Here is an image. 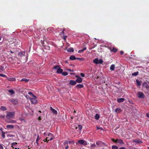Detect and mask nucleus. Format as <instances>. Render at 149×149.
<instances>
[{
    "label": "nucleus",
    "mask_w": 149,
    "mask_h": 149,
    "mask_svg": "<svg viewBox=\"0 0 149 149\" xmlns=\"http://www.w3.org/2000/svg\"><path fill=\"white\" fill-rule=\"evenodd\" d=\"M93 62L96 64H102L103 63V61L102 59H100L99 60L98 58H96L93 60Z\"/></svg>",
    "instance_id": "1"
},
{
    "label": "nucleus",
    "mask_w": 149,
    "mask_h": 149,
    "mask_svg": "<svg viewBox=\"0 0 149 149\" xmlns=\"http://www.w3.org/2000/svg\"><path fill=\"white\" fill-rule=\"evenodd\" d=\"M15 114V112H8L6 115V117L7 118H10L13 117Z\"/></svg>",
    "instance_id": "2"
},
{
    "label": "nucleus",
    "mask_w": 149,
    "mask_h": 149,
    "mask_svg": "<svg viewBox=\"0 0 149 149\" xmlns=\"http://www.w3.org/2000/svg\"><path fill=\"white\" fill-rule=\"evenodd\" d=\"M9 101L12 104L15 105H17L18 103V100L17 99H11L9 100Z\"/></svg>",
    "instance_id": "3"
},
{
    "label": "nucleus",
    "mask_w": 149,
    "mask_h": 149,
    "mask_svg": "<svg viewBox=\"0 0 149 149\" xmlns=\"http://www.w3.org/2000/svg\"><path fill=\"white\" fill-rule=\"evenodd\" d=\"M82 128V126L81 125H78L75 127V130L77 132H81Z\"/></svg>",
    "instance_id": "4"
},
{
    "label": "nucleus",
    "mask_w": 149,
    "mask_h": 149,
    "mask_svg": "<svg viewBox=\"0 0 149 149\" xmlns=\"http://www.w3.org/2000/svg\"><path fill=\"white\" fill-rule=\"evenodd\" d=\"M37 97L36 96V97H33V98H29V100L31 101L32 104H34L38 102V101L36 99Z\"/></svg>",
    "instance_id": "5"
},
{
    "label": "nucleus",
    "mask_w": 149,
    "mask_h": 149,
    "mask_svg": "<svg viewBox=\"0 0 149 149\" xmlns=\"http://www.w3.org/2000/svg\"><path fill=\"white\" fill-rule=\"evenodd\" d=\"M75 77L77 78L76 80V83H81L82 82V79L81 78L77 75H76Z\"/></svg>",
    "instance_id": "6"
},
{
    "label": "nucleus",
    "mask_w": 149,
    "mask_h": 149,
    "mask_svg": "<svg viewBox=\"0 0 149 149\" xmlns=\"http://www.w3.org/2000/svg\"><path fill=\"white\" fill-rule=\"evenodd\" d=\"M78 142L79 144L81 145H83L84 146H86L87 145V143L86 141L83 140H80L78 141Z\"/></svg>",
    "instance_id": "7"
},
{
    "label": "nucleus",
    "mask_w": 149,
    "mask_h": 149,
    "mask_svg": "<svg viewBox=\"0 0 149 149\" xmlns=\"http://www.w3.org/2000/svg\"><path fill=\"white\" fill-rule=\"evenodd\" d=\"M137 95L138 97L139 98H143L144 97V95L143 93L141 92H139L137 94Z\"/></svg>",
    "instance_id": "8"
},
{
    "label": "nucleus",
    "mask_w": 149,
    "mask_h": 149,
    "mask_svg": "<svg viewBox=\"0 0 149 149\" xmlns=\"http://www.w3.org/2000/svg\"><path fill=\"white\" fill-rule=\"evenodd\" d=\"M48 141H51L52 140L54 139V136L53 134L50 133H48Z\"/></svg>",
    "instance_id": "9"
},
{
    "label": "nucleus",
    "mask_w": 149,
    "mask_h": 149,
    "mask_svg": "<svg viewBox=\"0 0 149 149\" xmlns=\"http://www.w3.org/2000/svg\"><path fill=\"white\" fill-rule=\"evenodd\" d=\"M116 141H117L116 143H118L119 145L122 146L123 144H124V142L121 139H117Z\"/></svg>",
    "instance_id": "10"
},
{
    "label": "nucleus",
    "mask_w": 149,
    "mask_h": 149,
    "mask_svg": "<svg viewBox=\"0 0 149 149\" xmlns=\"http://www.w3.org/2000/svg\"><path fill=\"white\" fill-rule=\"evenodd\" d=\"M109 50L112 52L116 53L118 49L116 48L113 47H109Z\"/></svg>",
    "instance_id": "11"
},
{
    "label": "nucleus",
    "mask_w": 149,
    "mask_h": 149,
    "mask_svg": "<svg viewBox=\"0 0 149 149\" xmlns=\"http://www.w3.org/2000/svg\"><path fill=\"white\" fill-rule=\"evenodd\" d=\"M25 54V51L20 52L18 53V55L21 57H22L24 56Z\"/></svg>",
    "instance_id": "12"
},
{
    "label": "nucleus",
    "mask_w": 149,
    "mask_h": 149,
    "mask_svg": "<svg viewBox=\"0 0 149 149\" xmlns=\"http://www.w3.org/2000/svg\"><path fill=\"white\" fill-rule=\"evenodd\" d=\"M7 79L8 81H15L16 80L15 77H7Z\"/></svg>",
    "instance_id": "13"
},
{
    "label": "nucleus",
    "mask_w": 149,
    "mask_h": 149,
    "mask_svg": "<svg viewBox=\"0 0 149 149\" xmlns=\"http://www.w3.org/2000/svg\"><path fill=\"white\" fill-rule=\"evenodd\" d=\"M125 100V99L123 98H121L118 99L117 100V102L118 103H121L123 102Z\"/></svg>",
    "instance_id": "14"
},
{
    "label": "nucleus",
    "mask_w": 149,
    "mask_h": 149,
    "mask_svg": "<svg viewBox=\"0 0 149 149\" xmlns=\"http://www.w3.org/2000/svg\"><path fill=\"white\" fill-rule=\"evenodd\" d=\"M50 110L54 114H57V111L55 109L52 108L51 107H50Z\"/></svg>",
    "instance_id": "15"
},
{
    "label": "nucleus",
    "mask_w": 149,
    "mask_h": 149,
    "mask_svg": "<svg viewBox=\"0 0 149 149\" xmlns=\"http://www.w3.org/2000/svg\"><path fill=\"white\" fill-rule=\"evenodd\" d=\"M76 83V81L70 80L69 82V84L70 85L73 86L75 85Z\"/></svg>",
    "instance_id": "16"
},
{
    "label": "nucleus",
    "mask_w": 149,
    "mask_h": 149,
    "mask_svg": "<svg viewBox=\"0 0 149 149\" xmlns=\"http://www.w3.org/2000/svg\"><path fill=\"white\" fill-rule=\"evenodd\" d=\"M64 145L65 146V149H67L68 148V142L67 141H65L64 143Z\"/></svg>",
    "instance_id": "17"
},
{
    "label": "nucleus",
    "mask_w": 149,
    "mask_h": 149,
    "mask_svg": "<svg viewBox=\"0 0 149 149\" xmlns=\"http://www.w3.org/2000/svg\"><path fill=\"white\" fill-rule=\"evenodd\" d=\"M84 87V85L83 84H78L76 85L75 87L77 88H83Z\"/></svg>",
    "instance_id": "18"
},
{
    "label": "nucleus",
    "mask_w": 149,
    "mask_h": 149,
    "mask_svg": "<svg viewBox=\"0 0 149 149\" xmlns=\"http://www.w3.org/2000/svg\"><path fill=\"white\" fill-rule=\"evenodd\" d=\"M63 72V70L60 68V67L57 70V73L58 74H60V73H62Z\"/></svg>",
    "instance_id": "19"
},
{
    "label": "nucleus",
    "mask_w": 149,
    "mask_h": 149,
    "mask_svg": "<svg viewBox=\"0 0 149 149\" xmlns=\"http://www.w3.org/2000/svg\"><path fill=\"white\" fill-rule=\"evenodd\" d=\"M134 142L138 143H142V142L141 140L138 139L134 140Z\"/></svg>",
    "instance_id": "20"
},
{
    "label": "nucleus",
    "mask_w": 149,
    "mask_h": 149,
    "mask_svg": "<svg viewBox=\"0 0 149 149\" xmlns=\"http://www.w3.org/2000/svg\"><path fill=\"white\" fill-rule=\"evenodd\" d=\"M70 59L71 60H74L75 59H76V58L73 55H72L70 56Z\"/></svg>",
    "instance_id": "21"
},
{
    "label": "nucleus",
    "mask_w": 149,
    "mask_h": 149,
    "mask_svg": "<svg viewBox=\"0 0 149 149\" xmlns=\"http://www.w3.org/2000/svg\"><path fill=\"white\" fill-rule=\"evenodd\" d=\"M67 51L68 52H73L74 51V50L72 48H70L67 49Z\"/></svg>",
    "instance_id": "22"
},
{
    "label": "nucleus",
    "mask_w": 149,
    "mask_h": 149,
    "mask_svg": "<svg viewBox=\"0 0 149 149\" xmlns=\"http://www.w3.org/2000/svg\"><path fill=\"white\" fill-rule=\"evenodd\" d=\"M6 127L9 129H13L14 128V126L12 125H7Z\"/></svg>",
    "instance_id": "23"
},
{
    "label": "nucleus",
    "mask_w": 149,
    "mask_h": 149,
    "mask_svg": "<svg viewBox=\"0 0 149 149\" xmlns=\"http://www.w3.org/2000/svg\"><path fill=\"white\" fill-rule=\"evenodd\" d=\"M115 111L117 113H120L121 111V109L120 108H117L116 109Z\"/></svg>",
    "instance_id": "24"
},
{
    "label": "nucleus",
    "mask_w": 149,
    "mask_h": 149,
    "mask_svg": "<svg viewBox=\"0 0 149 149\" xmlns=\"http://www.w3.org/2000/svg\"><path fill=\"white\" fill-rule=\"evenodd\" d=\"M29 79H26V78H24L22 79L20 81H24L25 82H27L29 81Z\"/></svg>",
    "instance_id": "25"
},
{
    "label": "nucleus",
    "mask_w": 149,
    "mask_h": 149,
    "mask_svg": "<svg viewBox=\"0 0 149 149\" xmlns=\"http://www.w3.org/2000/svg\"><path fill=\"white\" fill-rule=\"evenodd\" d=\"M95 118L97 120H98L100 117V115L98 114H96L94 116Z\"/></svg>",
    "instance_id": "26"
},
{
    "label": "nucleus",
    "mask_w": 149,
    "mask_h": 149,
    "mask_svg": "<svg viewBox=\"0 0 149 149\" xmlns=\"http://www.w3.org/2000/svg\"><path fill=\"white\" fill-rule=\"evenodd\" d=\"M115 66L114 65H112L110 67V69L111 70H114L115 68Z\"/></svg>",
    "instance_id": "27"
},
{
    "label": "nucleus",
    "mask_w": 149,
    "mask_h": 149,
    "mask_svg": "<svg viewBox=\"0 0 149 149\" xmlns=\"http://www.w3.org/2000/svg\"><path fill=\"white\" fill-rule=\"evenodd\" d=\"M136 83L137 85L138 86H140L141 85V82L138 80L137 79L136 80Z\"/></svg>",
    "instance_id": "28"
},
{
    "label": "nucleus",
    "mask_w": 149,
    "mask_h": 149,
    "mask_svg": "<svg viewBox=\"0 0 149 149\" xmlns=\"http://www.w3.org/2000/svg\"><path fill=\"white\" fill-rule=\"evenodd\" d=\"M0 109L2 111H6L7 110L6 108L4 106H1L0 108Z\"/></svg>",
    "instance_id": "29"
},
{
    "label": "nucleus",
    "mask_w": 149,
    "mask_h": 149,
    "mask_svg": "<svg viewBox=\"0 0 149 149\" xmlns=\"http://www.w3.org/2000/svg\"><path fill=\"white\" fill-rule=\"evenodd\" d=\"M8 92L11 94H13L15 93V91L13 90H8Z\"/></svg>",
    "instance_id": "30"
},
{
    "label": "nucleus",
    "mask_w": 149,
    "mask_h": 149,
    "mask_svg": "<svg viewBox=\"0 0 149 149\" xmlns=\"http://www.w3.org/2000/svg\"><path fill=\"white\" fill-rule=\"evenodd\" d=\"M28 94L31 95L32 97H36V96L34 95L31 92H29L28 93Z\"/></svg>",
    "instance_id": "31"
},
{
    "label": "nucleus",
    "mask_w": 149,
    "mask_h": 149,
    "mask_svg": "<svg viewBox=\"0 0 149 149\" xmlns=\"http://www.w3.org/2000/svg\"><path fill=\"white\" fill-rule=\"evenodd\" d=\"M40 138L39 137V136L38 135L37 136V138L36 140V143L37 145H38V141L40 139Z\"/></svg>",
    "instance_id": "32"
},
{
    "label": "nucleus",
    "mask_w": 149,
    "mask_h": 149,
    "mask_svg": "<svg viewBox=\"0 0 149 149\" xmlns=\"http://www.w3.org/2000/svg\"><path fill=\"white\" fill-rule=\"evenodd\" d=\"M60 66L59 65H55L54 66L53 68V69H58L59 68H60Z\"/></svg>",
    "instance_id": "33"
},
{
    "label": "nucleus",
    "mask_w": 149,
    "mask_h": 149,
    "mask_svg": "<svg viewBox=\"0 0 149 149\" xmlns=\"http://www.w3.org/2000/svg\"><path fill=\"white\" fill-rule=\"evenodd\" d=\"M17 143L16 142L13 143H12V147L13 148H14V146H15L16 145Z\"/></svg>",
    "instance_id": "34"
},
{
    "label": "nucleus",
    "mask_w": 149,
    "mask_h": 149,
    "mask_svg": "<svg viewBox=\"0 0 149 149\" xmlns=\"http://www.w3.org/2000/svg\"><path fill=\"white\" fill-rule=\"evenodd\" d=\"M139 74V72H134L132 74V75L134 76H136Z\"/></svg>",
    "instance_id": "35"
},
{
    "label": "nucleus",
    "mask_w": 149,
    "mask_h": 149,
    "mask_svg": "<svg viewBox=\"0 0 149 149\" xmlns=\"http://www.w3.org/2000/svg\"><path fill=\"white\" fill-rule=\"evenodd\" d=\"M112 149H118V147L116 145H113L112 146Z\"/></svg>",
    "instance_id": "36"
},
{
    "label": "nucleus",
    "mask_w": 149,
    "mask_h": 149,
    "mask_svg": "<svg viewBox=\"0 0 149 149\" xmlns=\"http://www.w3.org/2000/svg\"><path fill=\"white\" fill-rule=\"evenodd\" d=\"M4 70V67L3 66H0V72L3 71Z\"/></svg>",
    "instance_id": "37"
},
{
    "label": "nucleus",
    "mask_w": 149,
    "mask_h": 149,
    "mask_svg": "<svg viewBox=\"0 0 149 149\" xmlns=\"http://www.w3.org/2000/svg\"><path fill=\"white\" fill-rule=\"evenodd\" d=\"M62 74L64 76H66L68 74V73L65 72H62Z\"/></svg>",
    "instance_id": "38"
},
{
    "label": "nucleus",
    "mask_w": 149,
    "mask_h": 149,
    "mask_svg": "<svg viewBox=\"0 0 149 149\" xmlns=\"http://www.w3.org/2000/svg\"><path fill=\"white\" fill-rule=\"evenodd\" d=\"M0 76L3 77H6L7 78V76L6 75L3 74H0Z\"/></svg>",
    "instance_id": "39"
},
{
    "label": "nucleus",
    "mask_w": 149,
    "mask_h": 149,
    "mask_svg": "<svg viewBox=\"0 0 149 149\" xmlns=\"http://www.w3.org/2000/svg\"><path fill=\"white\" fill-rule=\"evenodd\" d=\"M8 122L11 123H15L16 122L15 121L12 120H10L9 121H8Z\"/></svg>",
    "instance_id": "40"
},
{
    "label": "nucleus",
    "mask_w": 149,
    "mask_h": 149,
    "mask_svg": "<svg viewBox=\"0 0 149 149\" xmlns=\"http://www.w3.org/2000/svg\"><path fill=\"white\" fill-rule=\"evenodd\" d=\"M2 137L3 138H4V139L5 138V133L4 132H2Z\"/></svg>",
    "instance_id": "41"
},
{
    "label": "nucleus",
    "mask_w": 149,
    "mask_h": 149,
    "mask_svg": "<svg viewBox=\"0 0 149 149\" xmlns=\"http://www.w3.org/2000/svg\"><path fill=\"white\" fill-rule=\"evenodd\" d=\"M48 137H47L45 139H44L43 140V141L45 142L47 141V143L48 142V141H48Z\"/></svg>",
    "instance_id": "42"
},
{
    "label": "nucleus",
    "mask_w": 149,
    "mask_h": 149,
    "mask_svg": "<svg viewBox=\"0 0 149 149\" xmlns=\"http://www.w3.org/2000/svg\"><path fill=\"white\" fill-rule=\"evenodd\" d=\"M111 140L113 142H114L115 143H117V141H116V140H115V139H111Z\"/></svg>",
    "instance_id": "43"
},
{
    "label": "nucleus",
    "mask_w": 149,
    "mask_h": 149,
    "mask_svg": "<svg viewBox=\"0 0 149 149\" xmlns=\"http://www.w3.org/2000/svg\"><path fill=\"white\" fill-rule=\"evenodd\" d=\"M111 140L113 142H114L115 143H117V141H116V140H115V139H111Z\"/></svg>",
    "instance_id": "44"
},
{
    "label": "nucleus",
    "mask_w": 149,
    "mask_h": 149,
    "mask_svg": "<svg viewBox=\"0 0 149 149\" xmlns=\"http://www.w3.org/2000/svg\"><path fill=\"white\" fill-rule=\"evenodd\" d=\"M148 85L147 83L146 82H144L142 84L143 86H146V85Z\"/></svg>",
    "instance_id": "45"
},
{
    "label": "nucleus",
    "mask_w": 149,
    "mask_h": 149,
    "mask_svg": "<svg viewBox=\"0 0 149 149\" xmlns=\"http://www.w3.org/2000/svg\"><path fill=\"white\" fill-rule=\"evenodd\" d=\"M80 75L82 77H84L85 76V74L82 73H81Z\"/></svg>",
    "instance_id": "46"
},
{
    "label": "nucleus",
    "mask_w": 149,
    "mask_h": 149,
    "mask_svg": "<svg viewBox=\"0 0 149 149\" xmlns=\"http://www.w3.org/2000/svg\"><path fill=\"white\" fill-rule=\"evenodd\" d=\"M65 30V29H63V31L61 32V34H63V35H64V31Z\"/></svg>",
    "instance_id": "47"
},
{
    "label": "nucleus",
    "mask_w": 149,
    "mask_h": 149,
    "mask_svg": "<svg viewBox=\"0 0 149 149\" xmlns=\"http://www.w3.org/2000/svg\"><path fill=\"white\" fill-rule=\"evenodd\" d=\"M69 143H73L74 144V141L72 140L71 141H70L69 142Z\"/></svg>",
    "instance_id": "48"
},
{
    "label": "nucleus",
    "mask_w": 149,
    "mask_h": 149,
    "mask_svg": "<svg viewBox=\"0 0 149 149\" xmlns=\"http://www.w3.org/2000/svg\"><path fill=\"white\" fill-rule=\"evenodd\" d=\"M68 37L67 36H64V35L63 36V39L65 40H66V38H67Z\"/></svg>",
    "instance_id": "49"
},
{
    "label": "nucleus",
    "mask_w": 149,
    "mask_h": 149,
    "mask_svg": "<svg viewBox=\"0 0 149 149\" xmlns=\"http://www.w3.org/2000/svg\"><path fill=\"white\" fill-rule=\"evenodd\" d=\"M0 149H4L3 148L1 144H0Z\"/></svg>",
    "instance_id": "50"
},
{
    "label": "nucleus",
    "mask_w": 149,
    "mask_h": 149,
    "mask_svg": "<svg viewBox=\"0 0 149 149\" xmlns=\"http://www.w3.org/2000/svg\"><path fill=\"white\" fill-rule=\"evenodd\" d=\"M95 146V144H93L91 145V147H92Z\"/></svg>",
    "instance_id": "51"
},
{
    "label": "nucleus",
    "mask_w": 149,
    "mask_h": 149,
    "mask_svg": "<svg viewBox=\"0 0 149 149\" xmlns=\"http://www.w3.org/2000/svg\"><path fill=\"white\" fill-rule=\"evenodd\" d=\"M41 43L42 44V46H44V42L43 41H42V40H41Z\"/></svg>",
    "instance_id": "52"
},
{
    "label": "nucleus",
    "mask_w": 149,
    "mask_h": 149,
    "mask_svg": "<svg viewBox=\"0 0 149 149\" xmlns=\"http://www.w3.org/2000/svg\"><path fill=\"white\" fill-rule=\"evenodd\" d=\"M146 88L147 89H148L149 88V86L148 85V84L147 85H146V86H145Z\"/></svg>",
    "instance_id": "53"
},
{
    "label": "nucleus",
    "mask_w": 149,
    "mask_h": 149,
    "mask_svg": "<svg viewBox=\"0 0 149 149\" xmlns=\"http://www.w3.org/2000/svg\"><path fill=\"white\" fill-rule=\"evenodd\" d=\"M3 129L2 127H1L0 128V130L1 132V133H2V132H4L3 131Z\"/></svg>",
    "instance_id": "54"
},
{
    "label": "nucleus",
    "mask_w": 149,
    "mask_h": 149,
    "mask_svg": "<svg viewBox=\"0 0 149 149\" xmlns=\"http://www.w3.org/2000/svg\"><path fill=\"white\" fill-rule=\"evenodd\" d=\"M83 51H82V49L79 50L78 51V52L79 53H80L81 52H83Z\"/></svg>",
    "instance_id": "55"
},
{
    "label": "nucleus",
    "mask_w": 149,
    "mask_h": 149,
    "mask_svg": "<svg viewBox=\"0 0 149 149\" xmlns=\"http://www.w3.org/2000/svg\"><path fill=\"white\" fill-rule=\"evenodd\" d=\"M38 119L39 120H41V117L40 116H39L38 118Z\"/></svg>",
    "instance_id": "56"
},
{
    "label": "nucleus",
    "mask_w": 149,
    "mask_h": 149,
    "mask_svg": "<svg viewBox=\"0 0 149 149\" xmlns=\"http://www.w3.org/2000/svg\"><path fill=\"white\" fill-rule=\"evenodd\" d=\"M119 149H126L124 147H122L120 148Z\"/></svg>",
    "instance_id": "57"
},
{
    "label": "nucleus",
    "mask_w": 149,
    "mask_h": 149,
    "mask_svg": "<svg viewBox=\"0 0 149 149\" xmlns=\"http://www.w3.org/2000/svg\"><path fill=\"white\" fill-rule=\"evenodd\" d=\"M123 53H124V52L123 51H120V54L121 55Z\"/></svg>",
    "instance_id": "58"
},
{
    "label": "nucleus",
    "mask_w": 149,
    "mask_h": 149,
    "mask_svg": "<svg viewBox=\"0 0 149 149\" xmlns=\"http://www.w3.org/2000/svg\"><path fill=\"white\" fill-rule=\"evenodd\" d=\"M68 71H70V72H71V71L73 72V71H74V70H70V69H68Z\"/></svg>",
    "instance_id": "59"
},
{
    "label": "nucleus",
    "mask_w": 149,
    "mask_h": 149,
    "mask_svg": "<svg viewBox=\"0 0 149 149\" xmlns=\"http://www.w3.org/2000/svg\"><path fill=\"white\" fill-rule=\"evenodd\" d=\"M86 47H85L84 48L82 49V51H84V50H85L86 49Z\"/></svg>",
    "instance_id": "60"
},
{
    "label": "nucleus",
    "mask_w": 149,
    "mask_h": 149,
    "mask_svg": "<svg viewBox=\"0 0 149 149\" xmlns=\"http://www.w3.org/2000/svg\"><path fill=\"white\" fill-rule=\"evenodd\" d=\"M146 115H147V117L149 118V113H147L146 114Z\"/></svg>",
    "instance_id": "61"
},
{
    "label": "nucleus",
    "mask_w": 149,
    "mask_h": 149,
    "mask_svg": "<svg viewBox=\"0 0 149 149\" xmlns=\"http://www.w3.org/2000/svg\"><path fill=\"white\" fill-rule=\"evenodd\" d=\"M10 52L11 53H13L14 52H13L12 51H11V50H10Z\"/></svg>",
    "instance_id": "62"
},
{
    "label": "nucleus",
    "mask_w": 149,
    "mask_h": 149,
    "mask_svg": "<svg viewBox=\"0 0 149 149\" xmlns=\"http://www.w3.org/2000/svg\"><path fill=\"white\" fill-rule=\"evenodd\" d=\"M76 59L80 60L81 59V58H76Z\"/></svg>",
    "instance_id": "63"
},
{
    "label": "nucleus",
    "mask_w": 149,
    "mask_h": 149,
    "mask_svg": "<svg viewBox=\"0 0 149 149\" xmlns=\"http://www.w3.org/2000/svg\"><path fill=\"white\" fill-rule=\"evenodd\" d=\"M46 132H44V135H46Z\"/></svg>",
    "instance_id": "64"
}]
</instances>
